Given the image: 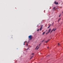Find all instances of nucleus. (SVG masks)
<instances>
[{
	"instance_id": "obj_26",
	"label": "nucleus",
	"mask_w": 63,
	"mask_h": 63,
	"mask_svg": "<svg viewBox=\"0 0 63 63\" xmlns=\"http://www.w3.org/2000/svg\"><path fill=\"white\" fill-rule=\"evenodd\" d=\"M50 25H50L49 26H50Z\"/></svg>"
},
{
	"instance_id": "obj_17",
	"label": "nucleus",
	"mask_w": 63,
	"mask_h": 63,
	"mask_svg": "<svg viewBox=\"0 0 63 63\" xmlns=\"http://www.w3.org/2000/svg\"><path fill=\"white\" fill-rule=\"evenodd\" d=\"M39 47H38L37 48V49H39Z\"/></svg>"
},
{
	"instance_id": "obj_9",
	"label": "nucleus",
	"mask_w": 63,
	"mask_h": 63,
	"mask_svg": "<svg viewBox=\"0 0 63 63\" xmlns=\"http://www.w3.org/2000/svg\"><path fill=\"white\" fill-rule=\"evenodd\" d=\"M61 19V18H60L58 20V21H59V20H60Z\"/></svg>"
},
{
	"instance_id": "obj_14",
	"label": "nucleus",
	"mask_w": 63,
	"mask_h": 63,
	"mask_svg": "<svg viewBox=\"0 0 63 63\" xmlns=\"http://www.w3.org/2000/svg\"><path fill=\"white\" fill-rule=\"evenodd\" d=\"M50 27V26H49L48 27V28H49Z\"/></svg>"
},
{
	"instance_id": "obj_24",
	"label": "nucleus",
	"mask_w": 63,
	"mask_h": 63,
	"mask_svg": "<svg viewBox=\"0 0 63 63\" xmlns=\"http://www.w3.org/2000/svg\"><path fill=\"white\" fill-rule=\"evenodd\" d=\"M41 44H40L39 45V46H40V45Z\"/></svg>"
},
{
	"instance_id": "obj_11",
	"label": "nucleus",
	"mask_w": 63,
	"mask_h": 63,
	"mask_svg": "<svg viewBox=\"0 0 63 63\" xmlns=\"http://www.w3.org/2000/svg\"><path fill=\"white\" fill-rule=\"evenodd\" d=\"M58 46L60 45V44H59V43H58Z\"/></svg>"
},
{
	"instance_id": "obj_18",
	"label": "nucleus",
	"mask_w": 63,
	"mask_h": 63,
	"mask_svg": "<svg viewBox=\"0 0 63 63\" xmlns=\"http://www.w3.org/2000/svg\"><path fill=\"white\" fill-rule=\"evenodd\" d=\"M39 29H38V30H37V31H39Z\"/></svg>"
},
{
	"instance_id": "obj_25",
	"label": "nucleus",
	"mask_w": 63,
	"mask_h": 63,
	"mask_svg": "<svg viewBox=\"0 0 63 63\" xmlns=\"http://www.w3.org/2000/svg\"><path fill=\"white\" fill-rule=\"evenodd\" d=\"M52 26H53V24H52Z\"/></svg>"
},
{
	"instance_id": "obj_7",
	"label": "nucleus",
	"mask_w": 63,
	"mask_h": 63,
	"mask_svg": "<svg viewBox=\"0 0 63 63\" xmlns=\"http://www.w3.org/2000/svg\"><path fill=\"white\" fill-rule=\"evenodd\" d=\"M49 40H48L45 43H47V42H48V41H49Z\"/></svg>"
},
{
	"instance_id": "obj_21",
	"label": "nucleus",
	"mask_w": 63,
	"mask_h": 63,
	"mask_svg": "<svg viewBox=\"0 0 63 63\" xmlns=\"http://www.w3.org/2000/svg\"><path fill=\"white\" fill-rule=\"evenodd\" d=\"M54 23V22H53L52 23V24H53Z\"/></svg>"
},
{
	"instance_id": "obj_15",
	"label": "nucleus",
	"mask_w": 63,
	"mask_h": 63,
	"mask_svg": "<svg viewBox=\"0 0 63 63\" xmlns=\"http://www.w3.org/2000/svg\"><path fill=\"white\" fill-rule=\"evenodd\" d=\"M29 47H28V48L27 49V50H28V49H29Z\"/></svg>"
},
{
	"instance_id": "obj_20",
	"label": "nucleus",
	"mask_w": 63,
	"mask_h": 63,
	"mask_svg": "<svg viewBox=\"0 0 63 63\" xmlns=\"http://www.w3.org/2000/svg\"><path fill=\"white\" fill-rule=\"evenodd\" d=\"M44 40H43V41H42V42H44Z\"/></svg>"
},
{
	"instance_id": "obj_27",
	"label": "nucleus",
	"mask_w": 63,
	"mask_h": 63,
	"mask_svg": "<svg viewBox=\"0 0 63 63\" xmlns=\"http://www.w3.org/2000/svg\"><path fill=\"white\" fill-rule=\"evenodd\" d=\"M47 31V30H46V31Z\"/></svg>"
},
{
	"instance_id": "obj_4",
	"label": "nucleus",
	"mask_w": 63,
	"mask_h": 63,
	"mask_svg": "<svg viewBox=\"0 0 63 63\" xmlns=\"http://www.w3.org/2000/svg\"><path fill=\"white\" fill-rule=\"evenodd\" d=\"M54 3L55 4H56V5H57L58 4V3L56 1H55L54 2Z\"/></svg>"
},
{
	"instance_id": "obj_19",
	"label": "nucleus",
	"mask_w": 63,
	"mask_h": 63,
	"mask_svg": "<svg viewBox=\"0 0 63 63\" xmlns=\"http://www.w3.org/2000/svg\"><path fill=\"white\" fill-rule=\"evenodd\" d=\"M34 56H32V57H31L32 58V57H33Z\"/></svg>"
},
{
	"instance_id": "obj_3",
	"label": "nucleus",
	"mask_w": 63,
	"mask_h": 63,
	"mask_svg": "<svg viewBox=\"0 0 63 63\" xmlns=\"http://www.w3.org/2000/svg\"><path fill=\"white\" fill-rule=\"evenodd\" d=\"M31 37H32V35H30L29 36V38H30V39H32V38H31Z\"/></svg>"
},
{
	"instance_id": "obj_30",
	"label": "nucleus",
	"mask_w": 63,
	"mask_h": 63,
	"mask_svg": "<svg viewBox=\"0 0 63 63\" xmlns=\"http://www.w3.org/2000/svg\"><path fill=\"white\" fill-rule=\"evenodd\" d=\"M41 27H42V26H41Z\"/></svg>"
},
{
	"instance_id": "obj_22",
	"label": "nucleus",
	"mask_w": 63,
	"mask_h": 63,
	"mask_svg": "<svg viewBox=\"0 0 63 63\" xmlns=\"http://www.w3.org/2000/svg\"><path fill=\"white\" fill-rule=\"evenodd\" d=\"M32 58L31 57V58L30 59V60H31V59Z\"/></svg>"
},
{
	"instance_id": "obj_28",
	"label": "nucleus",
	"mask_w": 63,
	"mask_h": 63,
	"mask_svg": "<svg viewBox=\"0 0 63 63\" xmlns=\"http://www.w3.org/2000/svg\"><path fill=\"white\" fill-rule=\"evenodd\" d=\"M62 13H63V12H62Z\"/></svg>"
},
{
	"instance_id": "obj_6",
	"label": "nucleus",
	"mask_w": 63,
	"mask_h": 63,
	"mask_svg": "<svg viewBox=\"0 0 63 63\" xmlns=\"http://www.w3.org/2000/svg\"><path fill=\"white\" fill-rule=\"evenodd\" d=\"M45 32H43L42 34L43 35H44V34H45Z\"/></svg>"
},
{
	"instance_id": "obj_2",
	"label": "nucleus",
	"mask_w": 63,
	"mask_h": 63,
	"mask_svg": "<svg viewBox=\"0 0 63 63\" xmlns=\"http://www.w3.org/2000/svg\"><path fill=\"white\" fill-rule=\"evenodd\" d=\"M54 28L53 29V30L51 32H50L51 33V32H52V31H55V30H56V29H55L54 30Z\"/></svg>"
},
{
	"instance_id": "obj_23",
	"label": "nucleus",
	"mask_w": 63,
	"mask_h": 63,
	"mask_svg": "<svg viewBox=\"0 0 63 63\" xmlns=\"http://www.w3.org/2000/svg\"><path fill=\"white\" fill-rule=\"evenodd\" d=\"M27 46H28V44H27Z\"/></svg>"
},
{
	"instance_id": "obj_29",
	"label": "nucleus",
	"mask_w": 63,
	"mask_h": 63,
	"mask_svg": "<svg viewBox=\"0 0 63 63\" xmlns=\"http://www.w3.org/2000/svg\"><path fill=\"white\" fill-rule=\"evenodd\" d=\"M47 48H48V47H47Z\"/></svg>"
},
{
	"instance_id": "obj_5",
	"label": "nucleus",
	"mask_w": 63,
	"mask_h": 63,
	"mask_svg": "<svg viewBox=\"0 0 63 63\" xmlns=\"http://www.w3.org/2000/svg\"><path fill=\"white\" fill-rule=\"evenodd\" d=\"M42 27H41L40 29V31H41V30H42Z\"/></svg>"
},
{
	"instance_id": "obj_1",
	"label": "nucleus",
	"mask_w": 63,
	"mask_h": 63,
	"mask_svg": "<svg viewBox=\"0 0 63 63\" xmlns=\"http://www.w3.org/2000/svg\"><path fill=\"white\" fill-rule=\"evenodd\" d=\"M50 30H51V29H49V30L48 32H47V33H46V34H48V33H49V32H50Z\"/></svg>"
},
{
	"instance_id": "obj_8",
	"label": "nucleus",
	"mask_w": 63,
	"mask_h": 63,
	"mask_svg": "<svg viewBox=\"0 0 63 63\" xmlns=\"http://www.w3.org/2000/svg\"><path fill=\"white\" fill-rule=\"evenodd\" d=\"M53 10H55V7H54L53 8Z\"/></svg>"
},
{
	"instance_id": "obj_12",
	"label": "nucleus",
	"mask_w": 63,
	"mask_h": 63,
	"mask_svg": "<svg viewBox=\"0 0 63 63\" xmlns=\"http://www.w3.org/2000/svg\"><path fill=\"white\" fill-rule=\"evenodd\" d=\"M25 42H24V45H25Z\"/></svg>"
},
{
	"instance_id": "obj_13",
	"label": "nucleus",
	"mask_w": 63,
	"mask_h": 63,
	"mask_svg": "<svg viewBox=\"0 0 63 63\" xmlns=\"http://www.w3.org/2000/svg\"><path fill=\"white\" fill-rule=\"evenodd\" d=\"M34 54V53H33L32 54V55H33Z\"/></svg>"
},
{
	"instance_id": "obj_16",
	"label": "nucleus",
	"mask_w": 63,
	"mask_h": 63,
	"mask_svg": "<svg viewBox=\"0 0 63 63\" xmlns=\"http://www.w3.org/2000/svg\"><path fill=\"white\" fill-rule=\"evenodd\" d=\"M60 16H61V15H59V17H60Z\"/></svg>"
},
{
	"instance_id": "obj_10",
	"label": "nucleus",
	"mask_w": 63,
	"mask_h": 63,
	"mask_svg": "<svg viewBox=\"0 0 63 63\" xmlns=\"http://www.w3.org/2000/svg\"><path fill=\"white\" fill-rule=\"evenodd\" d=\"M37 47H38V46H37L36 47V48H35V49H37Z\"/></svg>"
}]
</instances>
